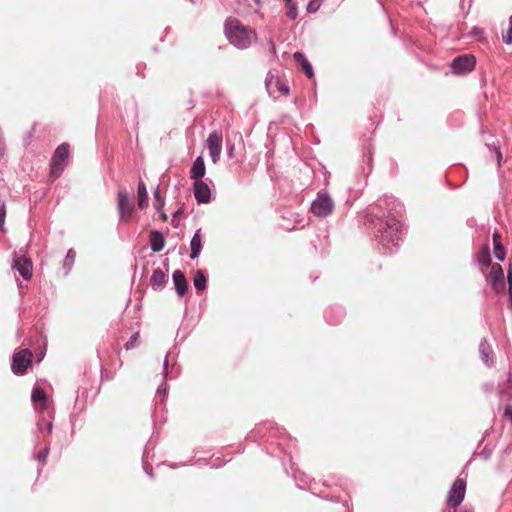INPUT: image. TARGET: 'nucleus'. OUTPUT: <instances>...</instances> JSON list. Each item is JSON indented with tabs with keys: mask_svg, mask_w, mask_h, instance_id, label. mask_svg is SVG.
Listing matches in <instances>:
<instances>
[{
	"mask_svg": "<svg viewBox=\"0 0 512 512\" xmlns=\"http://www.w3.org/2000/svg\"><path fill=\"white\" fill-rule=\"evenodd\" d=\"M403 212L404 206L393 196H385L371 207V230L382 254H390L399 246L404 235Z\"/></svg>",
	"mask_w": 512,
	"mask_h": 512,
	"instance_id": "nucleus-1",
	"label": "nucleus"
},
{
	"mask_svg": "<svg viewBox=\"0 0 512 512\" xmlns=\"http://www.w3.org/2000/svg\"><path fill=\"white\" fill-rule=\"evenodd\" d=\"M224 33L228 41L238 49H247L256 37L254 30L242 25L236 18L228 17L224 24Z\"/></svg>",
	"mask_w": 512,
	"mask_h": 512,
	"instance_id": "nucleus-2",
	"label": "nucleus"
},
{
	"mask_svg": "<svg viewBox=\"0 0 512 512\" xmlns=\"http://www.w3.org/2000/svg\"><path fill=\"white\" fill-rule=\"evenodd\" d=\"M69 144L62 143L54 151L50 160V177L55 180L61 176L67 165Z\"/></svg>",
	"mask_w": 512,
	"mask_h": 512,
	"instance_id": "nucleus-3",
	"label": "nucleus"
},
{
	"mask_svg": "<svg viewBox=\"0 0 512 512\" xmlns=\"http://www.w3.org/2000/svg\"><path fill=\"white\" fill-rule=\"evenodd\" d=\"M12 268L15 269L24 280H30L33 275L32 260L23 249L13 253Z\"/></svg>",
	"mask_w": 512,
	"mask_h": 512,
	"instance_id": "nucleus-4",
	"label": "nucleus"
},
{
	"mask_svg": "<svg viewBox=\"0 0 512 512\" xmlns=\"http://www.w3.org/2000/svg\"><path fill=\"white\" fill-rule=\"evenodd\" d=\"M311 212L317 217H327L334 210V202L327 192H319L311 203Z\"/></svg>",
	"mask_w": 512,
	"mask_h": 512,
	"instance_id": "nucleus-5",
	"label": "nucleus"
},
{
	"mask_svg": "<svg viewBox=\"0 0 512 512\" xmlns=\"http://www.w3.org/2000/svg\"><path fill=\"white\" fill-rule=\"evenodd\" d=\"M466 493V480L462 477H457L449 489L447 497V505L450 508H457L465 498Z\"/></svg>",
	"mask_w": 512,
	"mask_h": 512,
	"instance_id": "nucleus-6",
	"label": "nucleus"
},
{
	"mask_svg": "<svg viewBox=\"0 0 512 512\" xmlns=\"http://www.w3.org/2000/svg\"><path fill=\"white\" fill-rule=\"evenodd\" d=\"M32 361V352L28 349H21L15 352L12 357L11 370L15 375L26 373Z\"/></svg>",
	"mask_w": 512,
	"mask_h": 512,
	"instance_id": "nucleus-7",
	"label": "nucleus"
},
{
	"mask_svg": "<svg viewBox=\"0 0 512 512\" xmlns=\"http://www.w3.org/2000/svg\"><path fill=\"white\" fill-rule=\"evenodd\" d=\"M476 58L471 54H463L455 57L450 65L451 71L455 75H463L474 70Z\"/></svg>",
	"mask_w": 512,
	"mask_h": 512,
	"instance_id": "nucleus-8",
	"label": "nucleus"
},
{
	"mask_svg": "<svg viewBox=\"0 0 512 512\" xmlns=\"http://www.w3.org/2000/svg\"><path fill=\"white\" fill-rule=\"evenodd\" d=\"M117 210L119 213V222L126 221L135 210V204L130 199V195L126 189L117 192Z\"/></svg>",
	"mask_w": 512,
	"mask_h": 512,
	"instance_id": "nucleus-9",
	"label": "nucleus"
},
{
	"mask_svg": "<svg viewBox=\"0 0 512 512\" xmlns=\"http://www.w3.org/2000/svg\"><path fill=\"white\" fill-rule=\"evenodd\" d=\"M268 439L271 444H276L285 453L290 454V445L292 440L286 436V432L283 428L270 427Z\"/></svg>",
	"mask_w": 512,
	"mask_h": 512,
	"instance_id": "nucleus-10",
	"label": "nucleus"
},
{
	"mask_svg": "<svg viewBox=\"0 0 512 512\" xmlns=\"http://www.w3.org/2000/svg\"><path fill=\"white\" fill-rule=\"evenodd\" d=\"M222 134L218 131H212L207 138V147L211 160L216 164L220 160L222 151Z\"/></svg>",
	"mask_w": 512,
	"mask_h": 512,
	"instance_id": "nucleus-11",
	"label": "nucleus"
},
{
	"mask_svg": "<svg viewBox=\"0 0 512 512\" xmlns=\"http://www.w3.org/2000/svg\"><path fill=\"white\" fill-rule=\"evenodd\" d=\"M36 427L38 432L50 435L53 431L54 411L52 409L38 412Z\"/></svg>",
	"mask_w": 512,
	"mask_h": 512,
	"instance_id": "nucleus-12",
	"label": "nucleus"
},
{
	"mask_svg": "<svg viewBox=\"0 0 512 512\" xmlns=\"http://www.w3.org/2000/svg\"><path fill=\"white\" fill-rule=\"evenodd\" d=\"M194 197L198 204H207L211 201V190L203 180H197L193 183Z\"/></svg>",
	"mask_w": 512,
	"mask_h": 512,
	"instance_id": "nucleus-13",
	"label": "nucleus"
},
{
	"mask_svg": "<svg viewBox=\"0 0 512 512\" xmlns=\"http://www.w3.org/2000/svg\"><path fill=\"white\" fill-rule=\"evenodd\" d=\"M31 400L37 412L49 410L47 395L43 388L35 386L31 393Z\"/></svg>",
	"mask_w": 512,
	"mask_h": 512,
	"instance_id": "nucleus-14",
	"label": "nucleus"
},
{
	"mask_svg": "<svg viewBox=\"0 0 512 512\" xmlns=\"http://www.w3.org/2000/svg\"><path fill=\"white\" fill-rule=\"evenodd\" d=\"M345 317V310L341 306H330L325 310L324 318L330 325H338Z\"/></svg>",
	"mask_w": 512,
	"mask_h": 512,
	"instance_id": "nucleus-15",
	"label": "nucleus"
},
{
	"mask_svg": "<svg viewBox=\"0 0 512 512\" xmlns=\"http://www.w3.org/2000/svg\"><path fill=\"white\" fill-rule=\"evenodd\" d=\"M174 289L179 297H183L188 289V282L181 270H175L172 274Z\"/></svg>",
	"mask_w": 512,
	"mask_h": 512,
	"instance_id": "nucleus-16",
	"label": "nucleus"
},
{
	"mask_svg": "<svg viewBox=\"0 0 512 512\" xmlns=\"http://www.w3.org/2000/svg\"><path fill=\"white\" fill-rule=\"evenodd\" d=\"M168 283V276L160 269L157 268L153 271L150 277V285L154 291H162Z\"/></svg>",
	"mask_w": 512,
	"mask_h": 512,
	"instance_id": "nucleus-17",
	"label": "nucleus"
},
{
	"mask_svg": "<svg viewBox=\"0 0 512 512\" xmlns=\"http://www.w3.org/2000/svg\"><path fill=\"white\" fill-rule=\"evenodd\" d=\"M149 245L153 252H160L165 247V238L161 231L152 230L149 235Z\"/></svg>",
	"mask_w": 512,
	"mask_h": 512,
	"instance_id": "nucleus-18",
	"label": "nucleus"
},
{
	"mask_svg": "<svg viewBox=\"0 0 512 512\" xmlns=\"http://www.w3.org/2000/svg\"><path fill=\"white\" fill-rule=\"evenodd\" d=\"M206 173V166L204 162V158L202 156H198L190 169V178L194 181L202 180Z\"/></svg>",
	"mask_w": 512,
	"mask_h": 512,
	"instance_id": "nucleus-19",
	"label": "nucleus"
},
{
	"mask_svg": "<svg viewBox=\"0 0 512 512\" xmlns=\"http://www.w3.org/2000/svg\"><path fill=\"white\" fill-rule=\"evenodd\" d=\"M479 352L481 360L487 365L492 366L494 364L493 349L488 343L486 338H483L479 344Z\"/></svg>",
	"mask_w": 512,
	"mask_h": 512,
	"instance_id": "nucleus-20",
	"label": "nucleus"
},
{
	"mask_svg": "<svg viewBox=\"0 0 512 512\" xmlns=\"http://www.w3.org/2000/svg\"><path fill=\"white\" fill-rule=\"evenodd\" d=\"M490 277L495 290H499L500 287H504V273L499 264L495 263L491 265Z\"/></svg>",
	"mask_w": 512,
	"mask_h": 512,
	"instance_id": "nucleus-21",
	"label": "nucleus"
},
{
	"mask_svg": "<svg viewBox=\"0 0 512 512\" xmlns=\"http://www.w3.org/2000/svg\"><path fill=\"white\" fill-rule=\"evenodd\" d=\"M295 62L301 67L302 71L308 78H313L314 72L311 63L302 52H295L293 54Z\"/></svg>",
	"mask_w": 512,
	"mask_h": 512,
	"instance_id": "nucleus-22",
	"label": "nucleus"
},
{
	"mask_svg": "<svg viewBox=\"0 0 512 512\" xmlns=\"http://www.w3.org/2000/svg\"><path fill=\"white\" fill-rule=\"evenodd\" d=\"M190 249H191L190 258L192 260L198 258L202 251L201 229H198L194 233V235L190 241Z\"/></svg>",
	"mask_w": 512,
	"mask_h": 512,
	"instance_id": "nucleus-23",
	"label": "nucleus"
},
{
	"mask_svg": "<svg viewBox=\"0 0 512 512\" xmlns=\"http://www.w3.org/2000/svg\"><path fill=\"white\" fill-rule=\"evenodd\" d=\"M162 374H163L164 379H163V382L161 383V385L157 389L156 398L159 399V401L163 403L166 398V395H167V383L165 380L168 376V355H166V357L164 359Z\"/></svg>",
	"mask_w": 512,
	"mask_h": 512,
	"instance_id": "nucleus-24",
	"label": "nucleus"
},
{
	"mask_svg": "<svg viewBox=\"0 0 512 512\" xmlns=\"http://www.w3.org/2000/svg\"><path fill=\"white\" fill-rule=\"evenodd\" d=\"M137 201H138V207L140 209H145L148 207V192L146 185L143 181H139L138 187H137Z\"/></svg>",
	"mask_w": 512,
	"mask_h": 512,
	"instance_id": "nucleus-25",
	"label": "nucleus"
},
{
	"mask_svg": "<svg viewBox=\"0 0 512 512\" xmlns=\"http://www.w3.org/2000/svg\"><path fill=\"white\" fill-rule=\"evenodd\" d=\"M193 284L197 292L203 291L207 288V275L202 269H198L193 278Z\"/></svg>",
	"mask_w": 512,
	"mask_h": 512,
	"instance_id": "nucleus-26",
	"label": "nucleus"
},
{
	"mask_svg": "<svg viewBox=\"0 0 512 512\" xmlns=\"http://www.w3.org/2000/svg\"><path fill=\"white\" fill-rule=\"evenodd\" d=\"M499 393L502 397L510 400L512 399V374L508 373L507 378L503 383L499 384Z\"/></svg>",
	"mask_w": 512,
	"mask_h": 512,
	"instance_id": "nucleus-27",
	"label": "nucleus"
},
{
	"mask_svg": "<svg viewBox=\"0 0 512 512\" xmlns=\"http://www.w3.org/2000/svg\"><path fill=\"white\" fill-rule=\"evenodd\" d=\"M76 252L74 249H69L66 253V256L63 260V269L65 271V275H68L70 271L72 270V267L75 262Z\"/></svg>",
	"mask_w": 512,
	"mask_h": 512,
	"instance_id": "nucleus-28",
	"label": "nucleus"
},
{
	"mask_svg": "<svg viewBox=\"0 0 512 512\" xmlns=\"http://www.w3.org/2000/svg\"><path fill=\"white\" fill-rule=\"evenodd\" d=\"M154 197V207L155 209L162 213V218L166 219V215L163 213V208L165 205V199L160 195L159 186H157L153 191Z\"/></svg>",
	"mask_w": 512,
	"mask_h": 512,
	"instance_id": "nucleus-29",
	"label": "nucleus"
},
{
	"mask_svg": "<svg viewBox=\"0 0 512 512\" xmlns=\"http://www.w3.org/2000/svg\"><path fill=\"white\" fill-rule=\"evenodd\" d=\"M479 263L483 266L491 265L490 249L487 244L484 245L480 250Z\"/></svg>",
	"mask_w": 512,
	"mask_h": 512,
	"instance_id": "nucleus-30",
	"label": "nucleus"
},
{
	"mask_svg": "<svg viewBox=\"0 0 512 512\" xmlns=\"http://www.w3.org/2000/svg\"><path fill=\"white\" fill-rule=\"evenodd\" d=\"M286 6L288 8L287 10V16L291 20H295L298 16V6L297 3L293 0H290V2H285Z\"/></svg>",
	"mask_w": 512,
	"mask_h": 512,
	"instance_id": "nucleus-31",
	"label": "nucleus"
},
{
	"mask_svg": "<svg viewBox=\"0 0 512 512\" xmlns=\"http://www.w3.org/2000/svg\"><path fill=\"white\" fill-rule=\"evenodd\" d=\"M50 451V443L48 442L44 448L35 456V459L44 465L46 463Z\"/></svg>",
	"mask_w": 512,
	"mask_h": 512,
	"instance_id": "nucleus-32",
	"label": "nucleus"
},
{
	"mask_svg": "<svg viewBox=\"0 0 512 512\" xmlns=\"http://www.w3.org/2000/svg\"><path fill=\"white\" fill-rule=\"evenodd\" d=\"M139 341V331L135 332L130 339L124 344V348L126 350L134 349L138 346Z\"/></svg>",
	"mask_w": 512,
	"mask_h": 512,
	"instance_id": "nucleus-33",
	"label": "nucleus"
},
{
	"mask_svg": "<svg viewBox=\"0 0 512 512\" xmlns=\"http://www.w3.org/2000/svg\"><path fill=\"white\" fill-rule=\"evenodd\" d=\"M322 4V0H310L307 4L306 10L308 13H316Z\"/></svg>",
	"mask_w": 512,
	"mask_h": 512,
	"instance_id": "nucleus-34",
	"label": "nucleus"
},
{
	"mask_svg": "<svg viewBox=\"0 0 512 512\" xmlns=\"http://www.w3.org/2000/svg\"><path fill=\"white\" fill-rule=\"evenodd\" d=\"M494 255H495V258L499 261H503L505 259L506 252H505V248H504L503 244L495 245Z\"/></svg>",
	"mask_w": 512,
	"mask_h": 512,
	"instance_id": "nucleus-35",
	"label": "nucleus"
},
{
	"mask_svg": "<svg viewBox=\"0 0 512 512\" xmlns=\"http://www.w3.org/2000/svg\"><path fill=\"white\" fill-rule=\"evenodd\" d=\"M503 42L507 45H512V15L509 18V26L506 34L503 35Z\"/></svg>",
	"mask_w": 512,
	"mask_h": 512,
	"instance_id": "nucleus-36",
	"label": "nucleus"
},
{
	"mask_svg": "<svg viewBox=\"0 0 512 512\" xmlns=\"http://www.w3.org/2000/svg\"><path fill=\"white\" fill-rule=\"evenodd\" d=\"M6 218V204L0 198V230L4 231V223Z\"/></svg>",
	"mask_w": 512,
	"mask_h": 512,
	"instance_id": "nucleus-37",
	"label": "nucleus"
},
{
	"mask_svg": "<svg viewBox=\"0 0 512 512\" xmlns=\"http://www.w3.org/2000/svg\"><path fill=\"white\" fill-rule=\"evenodd\" d=\"M276 86H277V89L278 91L282 94V95H288L289 94V87L286 83H284L283 81L279 80V79H276Z\"/></svg>",
	"mask_w": 512,
	"mask_h": 512,
	"instance_id": "nucleus-38",
	"label": "nucleus"
},
{
	"mask_svg": "<svg viewBox=\"0 0 512 512\" xmlns=\"http://www.w3.org/2000/svg\"><path fill=\"white\" fill-rule=\"evenodd\" d=\"M317 496H319L322 499L331 501V502H339L340 501V498L338 496L325 494L323 491H319L317 493Z\"/></svg>",
	"mask_w": 512,
	"mask_h": 512,
	"instance_id": "nucleus-39",
	"label": "nucleus"
},
{
	"mask_svg": "<svg viewBox=\"0 0 512 512\" xmlns=\"http://www.w3.org/2000/svg\"><path fill=\"white\" fill-rule=\"evenodd\" d=\"M267 47L272 57H276V46L272 38L267 39Z\"/></svg>",
	"mask_w": 512,
	"mask_h": 512,
	"instance_id": "nucleus-40",
	"label": "nucleus"
},
{
	"mask_svg": "<svg viewBox=\"0 0 512 512\" xmlns=\"http://www.w3.org/2000/svg\"><path fill=\"white\" fill-rule=\"evenodd\" d=\"M492 448H490L489 446H485L481 452H480V456L484 459V460H488L491 455H492Z\"/></svg>",
	"mask_w": 512,
	"mask_h": 512,
	"instance_id": "nucleus-41",
	"label": "nucleus"
},
{
	"mask_svg": "<svg viewBox=\"0 0 512 512\" xmlns=\"http://www.w3.org/2000/svg\"><path fill=\"white\" fill-rule=\"evenodd\" d=\"M508 284H509V287H508L509 300H510V304L512 305V273H511V271L509 272V275H508Z\"/></svg>",
	"mask_w": 512,
	"mask_h": 512,
	"instance_id": "nucleus-42",
	"label": "nucleus"
},
{
	"mask_svg": "<svg viewBox=\"0 0 512 512\" xmlns=\"http://www.w3.org/2000/svg\"><path fill=\"white\" fill-rule=\"evenodd\" d=\"M482 34H483L482 29H480L478 27H473L471 30V35L478 36V35H482Z\"/></svg>",
	"mask_w": 512,
	"mask_h": 512,
	"instance_id": "nucleus-43",
	"label": "nucleus"
},
{
	"mask_svg": "<svg viewBox=\"0 0 512 512\" xmlns=\"http://www.w3.org/2000/svg\"><path fill=\"white\" fill-rule=\"evenodd\" d=\"M493 243H494V246L497 245V244H502L501 241H500V235L497 232H495L493 234Z\"/></svg>",
	"mask_w": 512,
	"mask_h": 512,
	"instance_id": "nucleus-44",
	"label": "nucleus"
},
{
	"mask_svg": "<svg viewBox=\"0 0 512 512\" xmlns=\"http://www.w3.org/2000/svg\"><path fill=\"white\" fill-rule=\"evenodd\" d=\"M233 152H234V144H230L228 145L227 147V154L230 158L233 157Z\"/></svg>",
	"mask_w": 512,
	"mask_h": 512,
	"instance_id": "nucleus-45",
	"label": "nucleus"
},
{
	"mask_svg": "<svg viewBox=\"0 0 512 512\" xmlns=\"http://www.w3.org/2000/svg\"><path fill=\"white\" fill-rule=\"evenodd\" d=\"M458 512H474L473 509L464 507L463 509L459 510Z\"/></svg>",
	"mask_w": 512,
	"mask_h": 512,
	"instance_id": "nucleus-46",
	"label": "nucleus"
},
{
	"mask_svg": "<svg viewBox=\"0 0 512 512\" xmlns=\"http://www.w3.org/2000/svg\"><path fill=\"white\" fill-rule=\"evenodd\" d=\"M265 83H266V87H267V89L269 90V86H270V83H271V82H270V80H269V78H268V77L266 78Z\"/></svg>",
	"mask_w": 512,
	"mask_h": 512,
	"instance_id": "nucleus-47",
	"label": "nucleus"
},
{
	"mask_svg": "<svg viewBox=\"0 0 512 512\" xmlns=\"http://www.w3.org/2000/svg\"><path fill=\"white\" fill-rule=\"evenodd\" d=\"M144 470H145V473H146L149 477H151V478L153 477V474H152L151 472H148V471H147L146 466H144Z\"/></svg>",
	"mask_w": 512,
	"mask_h": 512,
	"instance_id": "nucleus-48",
	"label": "nucleus"
},
{
	"mask_svg": "<svg viewBox=\"0 0 512 512\" xmlns=\"http://www.w3.org/2000/svg\"><path fill=\"white\" fill-rule=\"evenodd\" d=\"M285 2H290V0H284Z\"/></svg>",
	"mask_w": 512,
	"mask_h": 512,
	"instance_id": "nucleus-49",
	"label": "nucleus"
}]
</instances>
